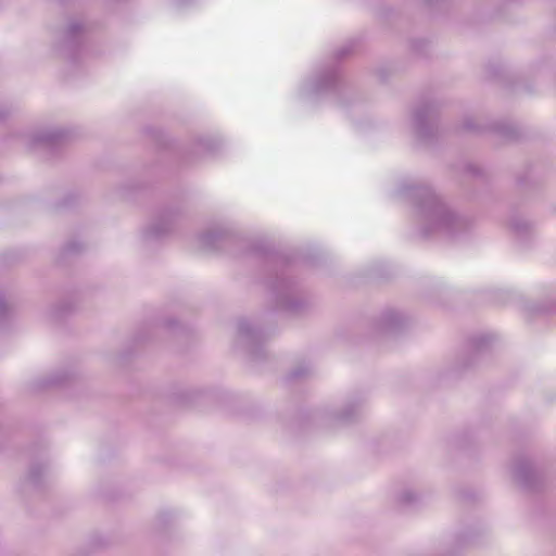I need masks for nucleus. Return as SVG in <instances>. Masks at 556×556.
Masks as SVG:
<instances>
[{
  "mask_svg": "<svg viewBox=\"0 0 556 556\" xmlns=\"http://www.w3.org/2000/svg\"><path fill=\"white\" fill-rule=\"evenodd\" d=\"M357 408L358 405L356 403H350L337 417L341 420H350L356 414Z\"/></svg>",
  "mask_w": 556,
  "mask_h": 556,
  "instance_id": "4468645a",
  "label": "nucleus"
},
{
  "mask_svg": "<svg viewBox=\"0 0 556 556\" xmlns=\"http://www.w3.org/2000/svg\"><path fill=\"white\" fill-rule=\"evenodd\" d=\"M403 321L404 317L400 312L389 309L381 314L379 325L382 330H393L399 328Z\"/></svg>",
  "mask_w": 556,
  "mask_h": 556,
  "instance_id": "1a4fd4ad",
  "label": "nucleus"
},
{
  "mask_svg": "<svg viewBox=\"0 0 556 556\" xmlns=\"http://www.w3.org/2000/svg\"><path fill=\"white\" fill-rule=\"evenodd\" d=\"M87 28L86 25L78 21H72L59 45V49L64 55L71 60H75L76 55L83 51L86 42Z\"/></svg>",
  "mask_w": 556,
  "mask_h": 556,
  "instance_id": "20e7f679",
  "label": "nucleus"
},
{
  "mask_svg": "<svg viewBox=\"0 0 556 556\" xmlns=\"http://www.w3.org/2000/svg\"><path fill=\"white\" fill-rule=\"evenodd\" d=\"M464 127L468 130H475L476 126L471 123V121H466Z\"/></svg>",
  "mask_w": 556,
  "mask_h": 556,
  "instance_id": "aec40b11",
  "label": "nucleus"
},
{
  "mask_svg": "<svg viewBox=\"0 0 556 556\" xmlns=\"http://www.w3.org/2000/svg\"><path fill=\"white\" fill-rule=\"evenodd\" d=\"M217 147V140L213 138H200L192 148V153L198 156H204L212 153Z\"/></svg>",
  "mask_w": 556,
  "mask_h": 556,
  "instance_id": "9d476101",
  "label": "nucleus"
},
{
  "mask_svg": "<svg viewBox=\"0 0 556 556\" xmlns=\"http://www.w3.org/2000/svg\"><path fill=\"white\" fill-rule=\"evenodd\" d=\"M417 500V494L413 490H404L399 495V501L403 504H410Z\"/></svg>",
  "mask_w": 556,
  "mask_h": 556,
  "instance_id": "2eb2a0df",
  "label": "nucleus"
},
{
  "mask_svg": "<svg viewBox=\"0 0 556 556\" xmlns=\"http://www.w3.org/2000/svg\"><path fill=\"white\" fill-rule=\"evenodd\" d=\"M274 268L267 282L268 289L280 308L295 311L301 306L298 288L291 279L289 268L282 261H271Z\"/></svg>",
  "mask_w": 556,
  "mask_h": 556,
  "instance_id": "f03ea898",
  "label": "nucleus"
},
{
  "mask_svg": "<svg viewBox=\"0 0 556 556\" xmlns=\"http://www.w3.org/2000/svg\"><path fill=\"white\" fill-rule=\"evenodd\" d=\"M491 342V337L489 334H478L470 339L468 342V349L472 352H481L484 348H486Z\"/></svg>",
  "mask_w": 556,
  "mask_h": 556,
  "instance_id": "f8f14e48",
  "label": "nucleus"
},
{
  "mask_svg": "<svg viewBox=\"0 0 556 556\" xmlns=\"http://www.w3.org/2000/svg\"><path fill=\"white\" fill-rule=\"evenodd\" d=\"M231 223L219 222L199 236V242L204 249L216 250L231 233Z\"/></svg>",
  "mask_w": 556,
  "mask_h": 556,
  "instance_id": "423d86ee",
  "label": "nucleus"
},
{
  "mask_svg": "<svg viewBox=\"0 0 556 556\" xmlns=\"http://www.w3.org/2000/svg\"><path fill=\"white\" fill-rule=\"evenodd\" d=\"M64 131L60 129L49 130L38 136L37 141L41 143H54L64 138Z\"/></svg>",
  "mask_w": 556,
  "mask_h": 556,
  "instance_id": "ddd939ff",
  "label": "nucleus"
},
{
  "mask_svg": "<svg viewBox=\"0 0 556 556\" xmlns=\"http://www.w3.org/2000/svg\"><path fill=\"white\" fill-rule=\"evenodd\" d=\"M435 109L432 103H420L414 111L413 125L420 137H429L432 134V125Z\"/></svg>",
  "mask_w": 556,
  "mask_h": 556,
  "instance_id": "39448f33",
  "label": "nucleus"
},
{
  "mask_svg": "<svg viewBox=\"0 0 556 556\" xmlns=\"http://www.w3.org/2000/svg\"><path fill=\"white\" fill-rule=\"evenodd\" d=\"M238 333L242 339L255 340L260 331L249 320L243 319L238 323Z\"/></svg>",
  "mask_w": 556,
  "mask_h": 556,
  "instance_id": "9b49d317",
  "label": "nucleus"
},
{
  "mask_svg": "<svg viewBox=\"0 0 556 556\" xmlns=\"http://www.w3.org/2000/svg\"><path fill=\"white\" fill-rule=\"evenodd\" d=\"M10 307L7 304L4 298L0 294V323H2L9 316Z\"/></svg>",
  "mask_w": 556,
  "mask_h": 556,
  "instance_id": "dca6fc26",
  "label": "nucleus"
},
{
  "mask_svg": "<svg viewBox=\"0 0 556 556\" xmlns=\"http://www.w3.org/2000/svg\"><path fill=\"white\" fill-rule=\"evenodd\" d=\"M536 472L531 463L519 460L515 467V478L523 488H532L536 481Z\"/></svg>",
  "mask_w": 556,
  "mask_h": 556,
  "instance_id": "0eeeda50",
  "label": "nucleus"
},
{
  "mask_svg": "<svg viewBox=\"0 0 556 556\" xmlns=\"http://www.w3.org/2000/svg\"><path fill=\"white\" fill-rule=\"evenodd\" d=\"M172 224H173L172 215L163 216L160 220H157L155 224L151 225L147 229V231H146L147 238L159 239V238L163 237L170 230Z\"/></svg>",
  "mask_w": 556,
  "mask_h": 556,
  "instance_id": "6e6552de",
  "label": "nucleus"
},
{
  "mask_svg": "<svg viewBox=\"0 0 556 556\" xmlns=\"http://www.w3.org/2000/svg\"><path fill=\"white\" fill-rule=\"evenodd\" d=\"M511 228L517 231V232H521L523 231L526 228H527V225H518V224H515V225H511Z\"/></svg>",
  "mask_w": 556,
  "mask_h": 556,
  "instance_id": "a211bd4d",
  "label": "nucleus"
},
{
  "mask_svg": "<svg viewBox=\"0 0 556 556\" xmlns=\"http://www.w3.org/2000/svg\"><path fill=\"white\" fill-rule=\"evenodd\" d=\"M350 52V48L343 47L338 51V58H341Z\"/></svg>",
  "mask_w": 556,
  "mask_h": 556,
  "instance_id": "6ab92c4d",
  "label": "nucleus"
},
{
  "mask_svg": "<svg viewBox=\"0 0 556 556\" xmlns=\"http://www.w3.org/2000/svg\"><path fill=\"white\" fill-rule=\"evenodd\" d=\"M194 0H169V2L177 8L192 3Z\"/></svg>",
  "mask_w": 556,
  "mask_h": 556,
  "instance_id": "f3484780",
  "label": "nucleus"
},
{
  "mask_svg": "<svg viewBox=\"0 0 556 556\" xmlns=\"http://www.w3.org/2000/svg\"><path fill=\"white\" fill-rule=\"evenodd\" d=\"M409 199L417 227L424 237H454L466 228V220L456 214L429 186L403 188Z\"/></svg>",
  "mask_w": 556,
  "mask_h": 556,
  "instance_id": "f257e3e1",
  "label": "nucleus"
},
{
  "mask_svg": "<svg viewBox=\"0 0 556 556\" xmlns=\"http://www.w3.org/2000/svg\"><path fill=\"white\" fill-rule=\"evenodd\" d=\"M339 86V68L331 65L307 76L299 87V96L302 99L315 101L324 96L338 91Z\"/></svg>",
  "mask_w": 556,
  "mask_h": 556,
  "instance_id": "7ed1b4c3",
  "label": "nucleus"
}]
</instances>
